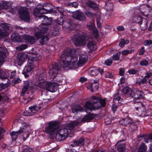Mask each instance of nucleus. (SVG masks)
<instances>
[{"mask_svg": "<svg viewBox=\"0 0 152 152\" xmlns=\"http://www.w3.org/2000/svg\"><path fill=\"white\" fill-rule=\"evenodd\" d=\"M80 123L78 121H72L67 125V128H61L58 126L55 135L56 139L58 141H61L65 139L68 135L69 132L68 129L70 130L77 126Z\"/></svg>", "mask_w": 152, "mask_h": 152, "instance_id": "1", "label": "nucleus"}, {"mask_svg": "<svg viewBox=\"0 0 152 152\" xmlns=\"http://www.w3.org/2000/svg\"><path fill=\"white\" fill-rule=\"evenodd\" d=\"M61 69L59 63H54L50 66L49 76L53 80L59 82H62V76L59 73Z\"/></svg>", "mask_w": 152, "mask_h": 152, "instance_id": "2", "label": "nucleus"}, {"mask_svg": "<svg viewBox=\"0 0 152 152\" xmlns=\"http://www.w3.org/2000/svg\"><path fill=\"white\" fill-rule=\"evenodd\" d=\"M40 30L35 33V37L37 39H40V42L43 45L46 43L48 41L49 38L47 35H45L43 34L45 33L48 30V28L45 26H39V28Z\"/></svg>", "mask_w": 152, "mask_h": 152, "instance_id": "3", "label": "nucleus"}, {"mask_svg": "<svg viewBox=\"0 0 152 152\" xmlns=\"http://www.w3.org/2000/svg\"><path fill=\"white\" fill-rule=\"evenodd\" d=\"M58 85L56 83H50L47 82L46 83H42L41 85L40 86V88L46 90L43 91L42 92V95H45V93L47 92V91H49L51 92H54L56 91L57 89Z\"/></svg>", "mask_w": 152, "mask_h": 152, "instance_id": "4", "label": "nucleus"}, {"mask_svg": "<svg viewBox=\"0 0 152 152\" xmlns=\"http://www.w3.org/2000/svg\"><path fill=\"white\" fill-rule=\"evenodd\" d=\"M73 41L75 46H81L86 44V38L82 34L77 33L74 35Z\"/></svg>", "mask_w": 152, "mask_h": 152, "instance_id": "5", "label": "nucleus"}, {"mask_svg": "<svg viewBox=\"0 0 152 152\" xmlns=\"http://www.w3.org/2000/svg\"><path fill=\"white\" fill-rule=\"evenodd\" d=\"M65 51L61 54V61L62 62L61 64L63 67H68L71 63L72 57L70 56Z\"/></svg>", "mask_w": 152, "mask_h": 152, "instance_id": "6", "label": "nucleus"}, {"mask_svg": "<svg viewBox=\"0 0 152 152\" xmlns=\"http://www.w3.org/2000/svg\"><path fill=\"white\" fill-rule=\"evenodd\" d=\"M91 98L96 101H93L94 110H96L102 107H104L105 106L106 102L104 99H102L99 97L93 96Z\"/></svg>", "mask_w": 152, "mask_h": 152, "instance_id": "7", "label": "nucleus"}, {"mask_svg": "<svg viewBox=\"0 0 152 152\" xmlns=\"http://www.w3.org/2000/svg\"><path fill=\"white\" fill-rule=\"evenodd\" d=\"M19 12L20 18L21 20L27 22L29 21L30 20L29 14L26 8H20Z\"/></svg>", "mask_w": 152, "mask_h": 152, "instance_id": "8", "label": "nucleus"}, {"mask_svg": "<svg viewBox=\"0 0 152 152\" xmlns=\"http://www.w3.org/2000/svg\"><path fill=\"white\" fill-rule=\"evenodd\" d=\"M48 126L46 127L45 129V132L51 134L55 132H56L58 128V124L55 122H50L48 123Z\"/></svg>", "mask_w": 152, "mask_h": 152, "instance_id": "9", "label": "nucleus"}, {"mask_svg": "<svg viewBox=\"0 0 152 152\" xmlns=\"http://www.w3.org/2000/svg\"><path fill=\"white\" fill-rule=\"evenodd\" d=\"M139 21L138 22L142 30H144L147 28V20L145 18L138 16L137 17Z\"/></svg>", "mask_w": 152, "mask_h": 152, "instance_id": "10", "label": "nucleus"}, {"mask_svg": "<svg viewBox=\"0 0 152 152\" xmlns=\"http://www.w3.org/2000/svg\"><path fill=\"white\" fill-rule=\"evenodd\" d=\"M30 111L26 112L24 113V115L25 116H30L33 115L34 114L36 113L38 110H40L41 107H37L36 105H34L29 107Z\"/></svg>", "mask_w": 152, "mask_h": 152, "instance_id": "11", "label": "nucleus"}, {"mask_svg": "<svg viewBox=\"0 0 152 152\" xmlns=\"http://www.w3.org/2000/svg\"><path fill=\"white\" fill-rule=\"evenodd\" d=\"M40 6H41V9L43 11H42V13L44 14L49 13L50 12V11L53 9V6L49 4L46 3L44 4L43 5L39 4Z\"/></svg>", "mask_w": 152, "mask_h": 152, "instance_id": "12", "label": "nucleus"}, {"mask_svg": "<svg viewBox=\"0 0 152 152\" xmlns=\"http://www.w3.org/2000/svg\"><path fill=\"white\" fill-rule=\"evenodd\" d=\"M27 57V55L26 54L23 53L18 54L17 57V62L18 65L19 66L22 65Z\"/></svg>", "mask_w": 152, "mask_h": 152, "instance_id": "13", "label": "nucleus"}, {"mask_svg": "<svg viewBox=\"0 0 152 152\" xmlns=\"http://www.w3.org/2000/svg\"><path fill=\"white\" fill-rule=\"evenodd\" d=\"M41 7V6H40V5H38L36 8L34 9L33 13L35 16L39 17L40 19L41 18L42 16H44L42 14H44L41 12L42 11L43 12V11Z\"/></svg>", "mask_w": 152, "mask_h": 152, "instance_id": "14", "label": "nucleus"}, {"mask_svg": "<svg viewBox=\"0 0 152 152\" xmlns=\"http://www.w3.org/2000/svg\"><path fill=\"white\" fill-rule=\"evenodd\" d=\"M72 16L73 18L81 21H84L86 19L84 14L80 11L75 12L73 14Z\"/></svg>", "mask_w": 152, "mask_h": 152, "instance_id": "15", "label": "nucleus"}, {"mask_svg": "<svg viewBox=\"0 0 152 152\" xmlns=\"http://www.w3.org/2000/svg\"><path fill=\"white\" fill-rule=\"evenodd\" d=\"M89 86L91 88L92 92H93L96 91L99 86L98 80L97 79L92 80L89 84Z\"/></svg>", "mask_w": 152, "mask_h": 152, "instance_id": "16", "label": "nucleus"}, {"mask_svg": "<svg viewBox=\"0 0 152 152\" xmlns=\"http://www.w3.org/2000/svg\"><path fill=\"white\" fill-rule=\"evenodd\" d=\"M42 22V24L44 25H49L51 24L53 18H48L47 16L44 15L42 16L41 18L40 19Z\"/></svg>", "mask_w": 152, "mask_h": 152, "instance_id": "17", "label": "nucleus"}, {"mask_svg": "<svg viewBox=\"0 0 152 152\" xmlns=\"http://www.w3.org/2000/svg\"><path fill=\"white\" fill-rule=\"evenodd\" d=\"M46 79V75L45 73H41L39 77V80L36 83L35 86L40 88V86L42 83H46L45 80Z\"/></svg>", "mask_w": 152, "mask_h": 152, "instance_id": "18", "label": "nucleus"}, {"mask_svg": "<svg viewBox=\"0 0 152 152\" xmlns=\"http://www.w3.org/2000/svg\"><path fill=\"white\" fill-rule=\"evenodd\" d=\"M144 93L142 91L137 90L132 91L131 97L135 99L142 98L143 97Z\"/></svg>", "mask_w": 152, "mask_h": 152, "instance_id": "19", "label": "nucleus"}, {"mask_svg": "<svg viewBox=\"0 0 152 152\" xmlns=\"http://www.w3.org/2000/svg\"><path fill=\"white\" fill-rule=\"evenodd\" d=\"M0 28L8 35L10 31V25L7 23H3L0 24Z\"/></svg>", "mask_w": 152, "mask_h": 152, "instance_id": "20", "label": "nucleus"}, {"mask_svg": "<svg viewBox=\"0 0 152 152\" xmlns=\"http://www.w3.org/2000/svg\"><path fill=\"white\" fill-rule=\"evenodd\" d=\"M23 131V128L20 127V129L18 131H13L10 133V134L12 137V140H15L17 138L18 136Z\"/></svg>", "mask_w": 152, "mask_h": 152, "instance_id": "21", "label": "nucleus"}, {"mask_svg": "<svg viewBox=\"0 0 152 152\" xmlns=\"http://www.w3.org/2000/svg\"><path fill=\"white\" fill-rule=\"evenodd\" d=\"M87 27L89 30H92L93 32L96 34H97L98 31L97 29L94 28L95 25L94 20H92L90 23H88Z\"/></svg>", "mask_w": 152, "mask_h": 152, "instance_id": "22", "label": "nucleus"}, {"mask_svg": "<svg viewBox=\"0 0 152 152\" xmlns=\"http://www.w3.org/2000/svg\"><path fill=\"white\" fill-rule=\"evenodd\" d=\"M123 96L126 97L131 96L132 95V91L131 88L128 87H125L123 90Z\"/></svg>", "mask_w": 152, "mask_h": 152, "instance_id": "23", "label": "nucleus"}, {"mask_svg": "<svg viewBox=\"0 0 152 152\" xmlns=\"http://www.w3.org/2000/svg\"><path fill=\"white\" fill-rule=\"evenodd\" d=\"M31 82L28 81H26L24 83V86L22 89L21 95L23 96L25 93L27 91L29 88L30 87L32 88V86H31Z\"/></svg>", "mask_w": 152, "mask_h": 152, "instance_id": "24", "label": "nucleus"}, {"mask_svg": "<svg viewBox=\"0 0 152 152\" xmlns=\"http://www.w3.org/2000/svg\"><path fill=\"white\" fill-rule=\"evenodd\" d=\"M68 52H69V53H68L72 57L71 63L72 64L74 65L77 60V57L76 56H74L73 58L72 57V55H74L75 51L74 49H70Z\"/></svg>", "mask_w": 152, "mask_h": 152, "instance_id": "25", "label": "nucleus"}, {"mask_svg": "<svg viewBox=\"0 0 152 152\" xmlns=\"http://www.w3.org/2000/svg\"><path fill=\"white\" fill-rule=\"evenodd\" d=\"M22 38L23 39L26 40L30 44H33L36 41V40L34 37L29 35H23Z\"/></svg>", "mask_w": 152, "mask_h": 152, "instance_id": "26", "label": "nucleus"}, {"mask_svg": "<svg viewBox=\"0 0 152 152\" xmlns=\"http://www.w3.org/2000/svg\"><path fill=\"white\" fill-rule=\"evenodd\" d=\"M95 117V115L92 113H90L85 115L83 118L82 121L83 122H89L92 120Z\"/></svg>", "mask_w": 152, "mask_h": 152, "instance_id": "27", "label": "nucleus"}, {"mask_svg": "<svg viewBox=\"0 0 152 152\" xmlns=\"http://www.w3.org/2000/svg\"><path fill=\"white\" fill-rule=\"evenodd\" d=\"M11 39L14 42H21L23 41L22 39L18 34H12Z\"/></svg>", "mask_w": 152, "mask_h": 152, "instance_id": "28", "label": "nucleus"}, {"mask_svg": "<svg viewBox=\"0 0 152 152\" xmlns=\"http://www.w3.org/2000/svg\"><path fill=\"white\" fill-rule=\"evenodd\" d=\"M140 110H142L143 112L141 113V115L143 116H152V110L150 109L148 110L146 112H145V109L144 107H142V108H140Z\"/></svg>", "mask_w": 152, "mask_h": 152, "instance_id": "29", "label": "nucleus"}, {"mask_svg": "<svg viewBox=\"0 0 152 152\" xmlns=\"http://www.w3.org/2000/svg\"><path fill=\"white\" fill-rule=\"evenodd\" d=\"M88 48L90 51L95 50L96 49V46L94 42L91 41L88 42L87 44Z\"/></svg>", "mask_w": 152, "mask_h": 152, "instance_id": "30", "label": "nucleus"}, {"mask_svg": "<svg viewBox=\"0 0 152 152\" xmlns=\"http://www.w3.org/2000/svg\"><path fill=\"white\" fill-rule=\"evenodd\" d=\"M132 120L129 118H125L119 121V123L122 125L126 126L132 122Z\"/></svg>", "mask_w": 152, "mask_h": 152, "instance_id": "31", "label": "nucleus"}, {"mask_svg": "<svg viewBox=\"0 0 152 152\" xmlns=\"http://www.w3.org/2000/svg\"><path fill=\"white\" fill-rule=\"evenodd\" d=\"M120 94L116 93L113 96V101L115 102H117L118 103H121L123 99L121 97Z\"/></svg>", "mask_w": 152, "mask_h": 152, "instance_id": "32", "label": "nucleus"}, {"mask_svg": "<svg viewBox=\"0 0 152 152\" xmlns=\"http://www.w3.org/2000/svg\"><path fill=\"white\" fill-rule=\"evenodd\" d=\"M116 145H117V149L120 152H122L125 145L124 143H122L121 141L118 142Z\"/></svg>", "mask_w": 152, "mask_h": 152, "instance_id": "33", "label": "nucleus"}, {"mask_svg": "<svg viewBox=\"0 0 152 152\" xmlns=\"http://www.w3.org/2000/svg\"><path fill=\"white\" fill-rule=\"evenodd\" d=\"M134 104L135 105V106L136 108V109L137 110H138V112H139V113H140V115L141 116H143L142 115H141V113H142L143 112V111L142 110H140L139 108L140 107V108H142V107H143L142 106V104L141 102H134Z\"/></svg>", "mask_w": 152, "mask_h": 152, "instance_id": "34", "label": "nucleus"}, {"mask_svg": "<svg viewBox=\"0 0 152 152\" xmlns=\"http://www.w3.org/2000/svg\"><path fill=\"white\" fill-rule=\"evenodd\" d=\"M86 107L90 110H95L94 103H92L90 102H87L85 105Z\"/></svg>", "mask_w": 152, "mask_h": 152, "instance_id": "35", "label": "nucleus"}, {"mask_svg": "<svg viewBox=\"0 0 152 152\" xmlns=\"http://www.w3.org/2000/svg\"><path fill=\"white\" fill-rule=\"evenodd\" d=\"M88 59V57L86 55H82L79 57V62L80 64H82L85 63Z\"/></svg>", "mask_w": 152, "mask_h": 152, "instance_id": "36", "label": "nucleus"}, {"mask_svg": "<svg viewBox=\"0 0 152 152\" xmlns=\"http://www.w3.org/2000/svg\"><path fill=\"white\" fill-rule=\"evenodd\" d=\"M5 52L4 50L2 47H0V61L2 59L3 61H2V63L4 61V58L5 56Z\"/></svg>", "mask_w": 152, "mask_h": 152, "instance_id": "37", "label": "nucleus"}, {"mask_svg": "<svg viewBox=\"0 0 152 152\" xmlns=\"http://www.w3.org/2000/svg\"><path fill=\"white\" fill-rule=\"evenodd\" d=\"M86 5L88 7L93 9L96 8L97 7V5L95 3L92 1H89L86 3Z\"/></svg>", "mask_w": 152, "mask_h": 152, "instance_id": "38", "label": "nucleus"}, {"mask_svg": "<svg viewBox=\"0 0 152 152\" xmlns=\"http://www.w3.org/2000/svg\"><path fill=\"white\" fill-rule=\"evenodd\" d=\"M83 110L82 107L78 105H76L72 108V112L75 113L79 111H81Z\"/></svg>", "mask_w": 152, "mask_h": 152, "instance_id": "39", "label": "nucleus"}, {"mask_svg": "<svg viewBox=\"0 0 152 152\" xmlns=\"http://www.w3.org/2000/svg\"><path fill=\"white\" fill-rule=\"evenodd\" d=\"M147 147L144 143H142L140 145L137 152H145Z\"/></svg>", "mask_w": 152, "mask_h": 152, "instance_id": "40", "label": "nucleus"}, {"mask_svg": "<svg viewBox=\"0 0 152 152\" xmlns=\"http://www.w3.org/2000/svg\"><path fill=\"white\" fill-rule=\"evenodd\" d=\"M74 144L75 145L77 146H80L83 145L84 144V139L82 138H81L78 141L74 142Z\"/></svg>", "mask_w": 152, "mask_h": 152, "instance_id": "41", "label": "nucleus"}, {"mask_svg": "<svg viewBox=\"0 0 152 152\" xmlns=\"http://www.w3.org/2000/svg\"><path fill=\"white\" fill-rule=\"evenodd\" d=\"M8 75V72H7L0 70V77L2 79H7Z\"/></svg>", "mask_w": 152, "mask_h": 152, "instance_id": "42", "label": "nucleus"}, {"mask_svg": "<svg viewBox=\"0 0 152 152\" xmlns=\"http://www.w3.org/2000/svg\"><path fill=\"white\" fill-rule=\"evenodd\" d=\"M27 66H26L23 69V71L24 72H30L34 68L33 65H28L27 64Z\"/></svg>", "mask_w": 152, "mask_h": 152, "instance_id": "43", "label": "nucleus"}, {"mask_svg": "<svg viewBox=\"0 0 152 152\" xmlns=\"http://www.w3.org/2000/svg\"><path fill=\"white\" fill-rule=\"evenodd\" d=\"M10 4V3L9 2L6 1H3L1 3L2 7L3 9H7L10 7L9 5Z\"/></svg>", "mask_w": 152, "mask_h": 152, "instance_id": "44", "label": "nucleus"}, {"mask_svg": "<svg viewBox=\"0 0 152 152\" xmlns=\"http://www.w3.org/2000/svg\"><path fill=\"white\" fill-rule=\"evenodd\" d=\"M28 47V45L26 44H24L21 45L20 46L17 47H16V49L19 51H21L23 50L26 48Z\"/></svg>", "mask_w": 152, "mask_h": 152, "instance_id": "45", "label": "nucleus"}, {"mask_svg": "<svg viewBox=\"0 0 152 152\" xmlns=\"http://www.w3.org/2000/svg\"><path fill=\"white\" fill-rule=\"evenodd\" d=\"M129 42V40L122 39L119 43V45L121 47H123L125 45L128 43Z\"/></svg>", "mask_w": 152, "mask_h": 152, "instance_id": "46", "label": "nucleus"}, {"mask_svg": "<svg viewBox=\"0 0 152 152\" xmlns=\"http://www.w3.org/2000/svg\"><path fill=\"white\" fill-rule=\"evenodd\" d=\"M120 55L121 53L120 52L114 54L112 57V59L113 60H119L120 59Z\"/></svg>", "mask_w": 152, "mask_h": 152, "instance_id": "47", "label": "nucleus"}, {"mask_svg": "<svg viewBox=\"0 0 152 152\" xmlns=\"http://www.w3.org/2000/svg\"><path fill=\"white\" fill-rule=\"evenodd\" d=\"M134 51V50L131 49L130 50H125L122 51V54L124 56H126L129 54L132 53Z\"/></svg>", "mask_w": 152, "mask_h": 152, "instance_id": "48", "label": "nucleus"}, {"mask_svg": "<svg viewBox=\"0 0 152 152\" xmlns=\"http://www.w3.org/2000/svg\"><path fill=\"white\" fill-rule=\"evenodd\" d=\"M85 15L87 17L91 18L94 16V14L90 11L88 10H86L85 12Z\"/></svg>", "mask_w": 152, "mask_h": 152, "instance_id": "49", "label": "nucleus"}, {"mask_svg": "<svg viewBox=\"0 0 152 152\" xmlns=\"http://www.w3.org/2000/svg\"><path fill=\"white\" fill-rule=\"evenodd\" d=\"M148 64V61L146 59L141 60L140 62V64L141 66H147Z\"/></svg>", "mask_w": 152, "mask_h": 152, "instance_id": "50", "label": "nucleus"}, {"mask_svg": "<svg viewBox=\"0 0 152 152\" xmlns=\"http://www.w3.org/2000/svg\"><path fill=\"white\" fill-rule=\"evenodd\" d=\"M59 33V31L55 29V28H53V30H51L50 32L51 34L54 36H58Z\"/></svg>", "mask_w": 152, "mask_h": 152, "instance_id": "51", "label": "nucleus"}, {"mask_svg": "<svg viewBox=\"0 0 152 152\" xmlns=\"http://www.w3.org/2000/svg\"><path fill=\"white\" fill-rule=\"evenodd\" d=\"M8 35L2 30L0 28V39H2L4 37H6Z\"/></svg>", "mask_w": 152, "mask_h": 152, "instance_id": "52", "label": "nucleus"}, {"mask_svg": "<svg viewBox=\"0 0 152 152\" xmlns=\"http://www.w3.org/2000/svg\"><path fill=\"white\" fill-rule=\"evenodd\" d=\"M91 75L93 76H95L99 73V71L98 69H94L91 70Z\"/></svg>", "mask_w": 152, "mask_h": 152, "instance_id": "53", "label": "nucleus"}, {"mask_svg": "<svg viewBox=\"0 0 152 152\" xmlns=\"http://www.w3.org/2000/svg\"><path fill=\"white\" fill-rule=\"evenodd\" d=\"M34 61H35L32 57H29L28 59L27 64L28 65H33V63Z\"/></svg>", "mask_w": 152, "mask_h": 152, "instance_id": "54", "label": "nucleus"}, {"mask_svg": "<svg viewBox=\"0 0 152 152\" xmlns=\"http://www.w3.org/2000/svg\"><path fill=\"white\" fill-rule=\"evenodd\" d=\"M138 72V71L137 70L133 69H130L128 71V72L129 74L132 75L135 74Z\"/></svg>", "mask_w": 152, "mask_h": 152, "instance_id": "55", "label": "nucleus"}, {"mask_svg": "<svg viewBox=\"0 0 152 152\" xmlns=\"http://www.w3.org/2000/svg\"><path fill=\"white\" fill-rule=\"evenodd\" d=\"M63 19L61 17L58 18L56 20V23L58 25H61L63 23Z\"/></svg>", "mask_w": 152, "mask_h": 152, "instance_id": "56", "label": "nucleus"}, {"mask_svg": "<svg viewBox=\"0 0 152 152\" xmlns=\"http://www.w3.org/2000/svg\"><path fill=\"white\" fill-rule=\"evenodd\" d=\"M35 61H38L42 59L41 56L38 54H37L35 56L32 57Z\"/></svg>", "mask_w": 152, "mask_h": 152, "instance_id": "57", "label": "nucleus"}, {"mask_svg": "<svg viewBox=\"0 0 152 152\" xmlns=\"http://www.w3.org/2000/svg\"><path fill=\"white\" fill-rule=\"evenodd\" d=\"M113 62L112 60L111 59H107L105 61V64L108 66H110Z\"/></svg>", "mask_w": 152, "mask_h": 152, "instance_id": "58", "label": "nucleus"}, {"mask_svg": "<svg viewBox=\"0 0 152 152\" xmlns=\"http://www.w3.org/2000/svg\"><path fill=\"white\" fill-rule=\"evenodd\" d=\"M152 76V72H147L144 77L146 79Z\"/></svg>", "mask_w": 152, "mask_h": 152, "instance_id": "59", "label": "nucleus"}, {"mask_svg": "<svg viewBox=\"0 0 152 152\" xmlns=\"http://www.w3.org/2000/svg\"><path fill=\"white\" fill-rule=\"evenodd\" d=\"M8 86V84H0V91L6 88Z\"/></svg>", "mask_w": 152, "mask_h": 152, "instance_id": "60", "label": "nucleus"}, {"mask_svg": "<svg viewBox=\"0 0 152 152\" xmlns=\"http://www.w3.org/2000/svg\"><path fill=\"white\" fill-rule=\"evenodd\" d=\"M152 44V41L151 40H146L144 42L145 46H149Z\"/></svg>", "mask_w": 152, "mask_h": 152, "instance_id": "61", "label": "nucleus"}, {"mask_svg": "<svg viewBox=\"0 0 152 152\" xmlns=\"http://www.w3.org/2000/svg\"><path fill=\"white\" fill-rule=\"evenodd\" d=\"M57 10L62 15H64V13L65 12L62 8L60 7H57Z\"/></svg>", "mask_w": 152, "mask_h": 152, "instance_id": "62", "label": "nucleus"}, {"mask_svg": "<svg viewBox=\"0 0 152 152\" xmlns=\"http://www.w3.org/2000/svg\"><path fill=\"white\" fill-rule=\"evenodd\" d=\"M4 129L0 127V139H1L4 136Z\"/></svg>", "mask_w": 152, "mask_h": 152, "instance_id": "63", "label": "nucleus"}, {"mask_svg": "<svg viewBox=\"0 0 152 152\" xmlns=\"http://www.w3.org/2000/svg\"><path fill=\"white\" fill-rule=\"evenodd\" d=\"M104 122L107 124H109L111 123V121L108 117H106L104 119Z\"/></svg>", "mask_w": 152, "mask_h": 152, "instance_id": "64", "label": "nucleus"}]
</instances>
